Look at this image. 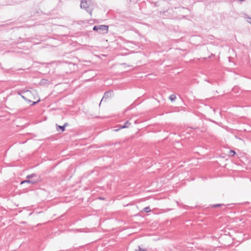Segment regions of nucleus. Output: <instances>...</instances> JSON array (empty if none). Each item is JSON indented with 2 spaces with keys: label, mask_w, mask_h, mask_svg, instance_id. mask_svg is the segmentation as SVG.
Returning <instances> with one entry per match:
<instances>
[{
  "label": "nucleus",
  "mask_w": 251,
  "mask_h": 251,
  "mask_svg": "<svg viewBox=\"0 0 251 251\" xmlns=\"http://www.w3.org/2000/svg\"><path fill=\"white\" fill-rule=\"evenodd\" d=\"M90 0H81L80 7L81 8L85 9L87 11L89 12L90 15L92 14V11H89V4Z\"/></svg>",
  "instance_id": "obj_3"
},
{
  "label": "nucleus",
  "mask_w": 251,
  "mask_h": 251,
  "mask_svg": "<svg viewBox=\"0 0 251 251\" xmlns=\"http://www.w3.org/2000/svg\"><path fill=\"white\" fill-rule=\"evenodd\" d=\"M235 151L233 150H230L228 152V155L230 156H233L235 154Z\"/></svg>",
  "instance_id": "obj_9"
},
{
  "label": "nucleus",
  "mask_w": 251,
  "mask_h": 251,
  "mask_svg": "<svg viewBox=\"0 0 251 251\" xmlns=\"http://www.w3.org/2000/svg\"><path fill=\"white\" fill-rule=\"evenodd\" d=\"M36 176V175L35 174H32L31 175H27L26 177V178L27 179H30V178H32L34 177H35Z\"/></svg>",
  "instance_id": "obj_8"
},
{
  "label": "nucleus",
  "mask_w": 251,
  "mask_h": 251,
  "mask_svg": "<svg viewBox=\"0 0 251 251\" xmlns=\"http://www.w3.org/2000/svg\"><path fill=\"white\" fill-rule=\"evenodd\" d=\"M138 249H136V251H147L146 249H142L140 246H138Z\"/></svg>",
  "instance_id": "obj_11"
},
{
  "label": "nucleus",
  "mask_w": 251,
  "mask_h": 251,
  "mask_svg": "<svg viewBox=\"0 0 251 251\" xmlns=\"http://www.w3.org/2000/svg\"><path fill=\"white\" fill-rule=\"evenodd\" d=\"M56 129H57V130H58V129H60L61 130L62 132H63V131H64L65 128V126H59V125H56Z\"/></svg>",
  "instance_id": "obj_7"
},
{
  "label": "nucleus",
  "mask_w": 251,
  "mask_h": 251,
  "mask_svg": "<svg viewBox=\"0 0 251 251\" xmlns=\"http://www.w3.org/2000/svg\"><path fill=\"white\" fill-rule=\"evenodd\" d=\"M223 204H215V205H213V207H219V206H220L221 205H222Z\"/></svg>",
  "instance_id": "obj_14"
},
{
  "label": "nucleus",
  "mask_w": 251,
  "mask_h": 251,
  "mask_svg": "<svg viewBox=\"0 0 251 251\" xmlns=\"http://www.w3.org/2000/svg\"><path fill=\"white\" fill-rule=\"evenodd\" d=\"M18 93L25 100L32 102V105H34L40 101V99H38L37 92L32 88L30 90H21Z\"/></svg>",
  "instance_id": "obj_1"
},
{
  "label": "nucleus",
  "mask_w": 251,
  "mask_h": 251,
  "mask_svg": "<svg viewBox=\"0 0 251 251\" xmlns=\"http://www.w3.org/2000/svg\"><path fill=\"white\" fill-rule=\"evenodd\" d=\"M36 182V180H30V179H27L26 180L22 181L20 184H23L24 183H28V184L32 185V184H34V183H35Z\"/></svg>",
  "instance_id": "obj_4"
},
{
  "label": "nucleus",
  "mask_w": 251,
  "mask_h": 251,
  "mask_svg": "<svg viewBox=\"0 0 251 251\" xmlns=\"http://www.w3.org/2000/svg\"><path fill=\"white\" fill-rule=\"evenodd\" d=\"M68 125V123H66L64 124V125H63V126H65V127L67 126Z\"/></svg>",
  "instance_id": "obj_15"
},
{
  "label": "nucleus",
  "mask_w": 251,
  "mask_h": 251,
  "mask_svg": "<svg viewBox=\"0 0 251 251\" xmlns=\"http://www.w3.org/2000/svg\"><path fill=\"white\" fill-rule=\"evenodd\" d=\"M94 31H98L100 33H107L108 31V26L106 25H95L93 28Z\"/></svg>",
  "instance_id": "obj_2"
},
{
  "label": "nucleus",
  "mask_w": 251,
  "mask_h": 251,
  "mask_svg": "<svg viewBox=\"0 0 251 251\" xmlns=\"http://www.w3.org/2000/svg\"><path fill=\"white\" fill-rule=\"evenodd\" d=\"M101 101H102L101 100ZM101 102H100V105L101 104Z\"/></svg>",
  "instance_id": "obj_16"
},
{
  "label": "nucleus",
  "mask_w": 251,
  "mask_h": 251,
  "mask_svg": "<svg viewBox=\"0 0 251 251\" xmlns=\"http://www.w3.org/2000/svg\"><path fill=\"white\" fill-rule=\"evenodd\" d=\"M130 125V123L128 121H126L123 126H120V128H127Z\"/></svg>",
  "instance_id": "obj_5"
},
{
  "label": "nucleus",
  "mask_w": 251,
  "mask_h": 251,
  "mask_svg": "<svg viewBox=\"0 0 251 251\" xmlns=\"http://www.w3.org/2000/svg\"><path fill=\"white\" fill-rule=\"evenodd\" d=\"M101 101H102L101 100ZM101 102H100V105L101 104Z\"/></svg>",
  "instance_id": "obj_17"
},
{
  "label": "nucleus",
  "mask_w": 251,
  "mask_h": 251,
  "mask_svg": "<svg viewBox=\"0 0 251 251\" xmlns=\"http://www.w3.org/2000/svg\"><path fill=\"white\" fill-rule=\"evenodd\" d=\"M144 210L145 212H149L151 211L150 207H146L144 208Z\"/></svg>",
  "instance_id": "obj_12"
},
{
  "label": "nucleus",
  "mask_w": 251,
  "mask_h": 251,
  "mask_svg": "<svg viewBox=\"0 0 251 251\" xmlns=\"http://www.w3.org/2000/svg\"><path fill=\"white\" fill-rule=\"evenodd\" d=\"M111 95V92H106L104 93V96L103 98L101 100V101L103 100L104 99H106L109 97V96Z\"/></svg>",
  "instance_id": "obj_6"
},
{
  "label": "nucleus",
  "mask_w": 251,
  "mask_h": 251,
  "mask_svg": "<svg viewBox=\"0 0 251 251\" xmlns=\"http://www.w3.org/2000/svg\"><path fill=\"white\" fill-rule=\"evenodd\" d=\"M176 99V97L175 95H171L170 97H169V99L172 101H175V100Z\"/></svg>",
  "instance_id": "obj_10"
},
{
  "label": "nucleus",
  "mask_w": 251,
  "mask_h": 251,
  "mask_svg": "<svg viewBox=\"0 0 251 251\" xmlns=\"http://www.w3.org/2000/svg\"><path fill=\"white\" fill-rule=\"evenodd\" d=\"M247 21L251 24V18L249 16H247Z\"/></svg>",
  "instance_id": "obj_13"
}]
</instances>
